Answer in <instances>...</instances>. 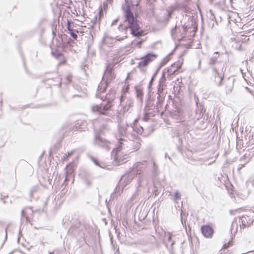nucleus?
Returning <instances> with one entry per match:
<instances>
[{"mask_svg":"<svg viewBox=\"0 0 254 254\" xmlns=\"http://www.w3.org/2000/svg\"><path fill=\"white\" fill-rule=\"evenodd\" d=\"M172 233L170 232L165 233V237L167 239V243L168 244L170 243L171 246H173L175 243L174 241H172Z\"/></svg>","mask_w":254,"mask_h":254,"instance_id":"20","label":"nucleus"},{"mask_svg":"<svg viewBox=\"0 0 254 254\" xmlns=\"http://www.w3.org/2000/svg\"><path fill=\"white\" fill-rule=\"evenodd\" d=\"M121 194V191L120 190V188L118 189V188L117 187L115 190V194L117 195V196L120 195Z\"/></svg>","mask_w":254,"mask_h":254,"instance_id":"31","label":"nucleus"},{"mask_svg":"<svg viewBox=\"0 0 254 254\" xmlns=\"http://www.w3.org/2000/svg\"><path fill=\"white\" fill-rule=\"evenodd\" d=\"M168 158L170 160H171V158L169 156H168Z\"/></svg>","mask_w":254,"mask_h":254,"instance_id":"45","label":"nucleus"},{"mask_svg":"<svg viewBox=\"0 0 254 254\" xmlns=\"http://www.w3.org/2000/svg\"><path fill=\"white\" fill-rule=\"evenodd\" d=\"M234 80L230 78H228L227 80H225L224 83L226 94L230 93L232 91L234 87Z\"/></svg>","mask_w":254,"mask_h":254,"instance_id":"16","label":"nucleus"},{"mask_svg":"<svg viewBox=\"0 0 254 254\" xmlns=\"http://www.w3.org/2000/svg\"><path fill=\"white\" fill-rule=\"evenodd\" d=\"M102 92H97L96 96L97 97L100 98L104 102L106 101V103H102L100 105H94L92 107V110L93 112H98L101 116H106L110 117L111 114L107 112V111L110 110L112 106V102L115 98L116 92L114 90L110 91L109 93L107 94L105 96L102 95Z\"/></svg>","mask_w":254,"mask_h":254,"instance_id":"4","label":"nucleus"},{"mask_svg":"<svg viewBox=\"0 0 254 254\" xmlns=\"http://www.w3.org/2000/svg\"><path fill=\"white\" fill-rule=\"evenodd\" d=\"M243 166H244V165H242V166H240V167L238 168V170H240V169H241Z\"/></svg>","mask_w":254,"mask_h":254,"instance_id":"41","label":"nucleus"},{"mask_svg":"<svg viewBox=\"0 0 254 254\" xmlns=\"http://www.w3.org/2000/svg\"><path fill=\"white\" fill-rule=\"evenodd\" d=\"M94 143L106 151H109L111 149V143L98 135L95 136Z\"/></svg>","mask_w":254,"mask_h":254,"instance_id":"9","label":"nucleus"},{"mask_svg":"<svg viewBox=\"0 0 254 254\" xmlns=\"http://www.w3.org/2000/svg\"><path fill=\"white\" fill-rule=\"evenodd\" d=\"M128 150L129 153L138 150L140 147V143L139 142H128L127 141Z\"/></svg>","mask_w":254,"mask_h":254,"instance_id":"15","label":"nucleus"},{"mask_svg":"<svg viewBox=\"0 0 254 254\" xmlns=\"http://www.w3.org/2000/svg\"><path fill=\"white\" fill-rule=\"evenodd\" d=\"M136 94L137 97L138 99H141L142 98V97L143 96V93H142V91L140 89H136Z\"/></svg>","mask_w":254,"mask_h":254,"instance_id":"26","label":"nucleus"},{"mask_svg":"<svg viewBox=\"0 0 254 254\" xmlns=\"http://www.w3.org/2000/svg\"><path fill=\"white\" fill-rule=\"evenodd\" d=\"M154 193L155 195H157L158 194V192L157 190H154Z\"/></svg>","mask_w":254,"mask_h":254,"instance_id":"37","label":"nucleus"},{"mask_svg":"<svg viewBox=\"0 0 254 254\" xmlns=\"http://www.w3.org/2000/svg\"><path fill=\"white\" fill-rule=\"evenodd\" d=\"M7 228H6L5 229V238H4V240H3V243L0 247V248H2V247L3 246L4 243H5V242L7 240Z\"/></svg>","mask_w":254,"mask_h":254,"instance_id":"30","label":"nucleus"},{"mask_svg":"<svg viewBox=\"0 0 254 254\" xmlns=\"http://www.w3.org/2000/svg\"><path fill=\"white\" fill-rule=\"evenodd\" d=\"M180 9H182L183 10H186V7L185 4H181L180 3H177L173 6H171L169 9L167 10V14L165 18V21L168 22L170 20V18L172 16V15L174 13L175 10H178Z\"/></svg>","mask_w":254,"mask_h":254,"instance_id":"11","label":"nucleus"},{"mask_svg":"<svg viewBox=\"0 0 254 254\" xmlns=\"http://www.w3.org/2000/svg\"><path fill=\"white\" fill-rule=\"evenodd\" d=\"M143 42V40H141L138 41H133L132 42V45H135V46H137L138 47L140 48V46Z\"/></svg>","mask_w":254,"mask_h":254,"instance_id":"28","label":"nucleus"},{"mask_svg":"<svg viewBox=\"0 0 254 254\" xmlns=\"http://www.w3.org/2000/svg\"><path fill=\"white\" fill-rule=\"evenodd\" d=\"M67 29H68V30L69 31L68 33L70 35V36L73 39H76L77 38V35L76 34L77 31L70 29L69 24L68 25Z\"/></svg>","mask_w":254,"mask_h":254,"instance_id":"21","label":"nucleus"},{"mask_svg":"<svg viewBox=\"0 0 254 254\" xmlns=\"http://www.w3.org/2000/svg\"><path fill=\"white\" fill-rule=\"evenodd\" d=\"M190 0H185V4L188 3Z\"/></svg>","mask_w":254,"mask_h":254,"instance_id":"39","label":"nucleus"},{"mask_svg":"<svg viewBox=\"0 0 254 254\" xmlns=\"http://www.w3.org/2000/svg\"><path fill=\"white\" fill-rule=\"evenodd\" d=\"M194 124V121H191V122H190V125H189V124H188V126H190V125H192V124Z\"/></svg>","mask_w":254,"mask_h":254,"instance_id":"40","label":"nucleus"},{"mask_svg":"<svg viewBox=\"0 0 254 254\" xmlns=\"http://www.w3.org/2000/svg\"><path fill=\"white\" fill-rule=\"evenodd\" d=\"M67 177H66L65 179V181H66V180H67Z\"/></svg>","mask_w":254,"mask_h":254,"instance_id":"46","label":"nucleus"},{"mask_svg":"<svg viewBox=\"0 0 254 254\" xmlns=\"http://www.w3.org/2000/svg\"><path fill=\"white\" fill-rule=\"evenodd\" d=\"M151 164L152 165V174L154 176H155L158 174L157 165L155 164L154 161H152Z\"/></svg>","mask_w":254,"mask_h":254,"instance_id":"22","label":"nucleus"},{"mask_svg":"<svg viewBox=\"0 0 254 254\" xmlns=\"http://www.w3.org/2000/svg\"><path fill=\"white\" fill-rule=\"evenodd\" d=\"M86 127V123L85 122H78L72 128V131L73 132L75 131H82L84 130V129Z\"/></svg>","mask_w":254,"mask_h":254,"instance_id":"18","label":"nucleus"},{"mask_svg":"<svg viewBox=\"0 0 254 254\" xmlns=\"http://www.w3.org/2000/svg\"><path fill=\"white\" fill-rule=\"evenodd\" d=\"M61 56H62V54H61L59 53V54H58L57 55L56 58H58L59 57H61Z\"/></svg>","mask_w":254,"mask_h":254,"instance_id":"38","label":"nucleus"},{"mask_svg":"<svg viewBox=\"0 0 254 254\" xmlns=\"http://www.w3.org/2000/svg\"><path fill=\"white\" fill-rule=\"evenodd\" d=\"M156 55L153 54H148L144 57H142L141 61L138 64V67L140 68L143 72H145L144 67L146 66L148 64L154 60L156 58Z\"/></svg>","mask_w":254,"mask_h":254,"instance_id":"8","label":"nucleus"},{"mask_svg":"<svg viewBox=\"0 0 254 254\" xmlns=\"http://www.w3.org/2000/svg\"><path fill=\"white\" fill-rule=\"evenodd\" d=\"M118 20H119L118 19H116L114 20L112 22V26H113V25L116 24V23L118 22Z\"/></svg>","mask_w":254,"mask_h":254,"instance_id":"35","label":"nucleus"},{"mask_svg":"<svg viewBox=\"0 0 254 254\" xmlns=\"http://www.w3.org/2000/svg\"><path fill=\"white\" fill-rule=\"evenodd\" d=\"M67 79L68 80L69 82H70V80L69 79V78H67Z\"/></svg>","mask_w":254,"mask_h":254,"instance_id":"49","label":"nucleus"},{"mask_svg":"<svg viewBox=\"0 0 254 254\" xmlns=\"http://www.w3.org/2000/svg\"><path fill=\"white\" fill-rule=\"evenodd\" d=\"M163 101V98L160 95V93H158V96L157 97V101L156 104L154 105V103H152V101L151 99H149L147 103L146 107L150 109H158L161 107V104Z\"/></svg>","mask_w":254,"mask_h":254,"instance_id":"13","label":"nucleus"},{"mask_svg":"<svg viewBox=\"0 0 254 254\" xmlns=\"http://www.w3.org/2000/svg\"><path fill=\"white\" fill-rule=\"evenodd\" d=\"M152 80H153V78H152L151 80L150 81V84L151 83Z\"/></svg>","mask_w":254,"mask_h":254,"instance_id":"44","label":"nucleus"},{"mask_svg":"<svg viewBox=\"0 0 254 254\" xmlns=\"http://www.w3.org/2000/svg\"><path fill=\"white\" fill-rule=\"evenodd\" d=\"M127 141L124 140L118 144L112 152V157L116 165H120L127 161L128 157Z\"/></svg>","mask_w":254,"mask_h":254,"instance_id":"5","label":"nucleus"},{"mask_svg":"<svg viewBox=\"0 0 254 254\" xmlns=\"http://www.w3.org/2000/svg\"><path fill=\"white\" fill-rule=\"evenodd\" d=\"M102 119L105 120L106 122H109V121H111V120L109 118H103Z\"/></svg>","mask_w":254,"mask_h":254,"instance_id":"36","label":"nucleus"},{"mask_svg":"<svg viewBox=\"0 0 254 254\" xmlns=\"http://www.w3.org/2000/svg\"><path fill=\"white\" fill-rule=\"evenodd\" d=\"M90 158H91V160L95 163V164L96 165L99 166H100L101 168H104V167L105 164H100L99 163L98 160L96 158H94L93 157H91Z\"/></svg>","mask_w":254,"mask_h":254,"instance_id":"24","label":"nucleus"},{"mask_svg":"<svg viewBox=\"0 0 254 254\" xmlns=\"http://www.w3.org/2000/svg\"><path fill=\"white\" fill-rule=\"evenodd\" d=\"M28 211L29 212L30 214H32L33 213V211L30 207H25L21 211V215L22 217L25 218L27 221H29L28 216L27 215Z\"/></svg>","mask_w":254,"mask_h":254,"instance_id":"19","label":"nucleus"},{"mask_svg":"<svg viewBox=\"0 0 254 254\" xmlns=\"http://www.w3.org/2000/svg\"><path fill=\"white\" fill-rule=\"evenodd\" d=\"M213 75L214 81L216 85L220 87L222 84V81L224 78V72L225 70L224 63L218 64L215 67H212Z\"/></svg>","mask_w":254,"mask_h":254,"instance_id":"7","label":"nucleus"},{"mask_svg":"<svg viewBox=\"0 0 254 254\" xmlns=\"http://www.w3.org/2000/svg\"><path fill=\"white\" fill-rule=\"evenodd\" d=\"M218 54V52H215L212 57L209 59L208 64L209 65H213L212 67H215L218 63H223V62L217 61Z\"/></svg>","mask_w":254,"mask_h":254,"instance_id":"17","label":"nucleus"},{"mask_svg":"<svg viewBox=\"0 0 254 254\" xmlns=\"http://www.w3.org/2000/svg\"><path fill=\"white\" fill-rule=\"evenodd\" d=\"M201 233L203 235L207 238H211L212 237L213 234V230L211 227L209 225H204L201 228Z\"/></svg>","mask_w":254,"mask_h":254,"instance_id":"14","label":"nucleus"},{"mask_svg":"<svg viewBox=\"0 0 254 254\" xmlns=\"http://www.w3.org/2000/svg\"><path fill=\"white\" fill-rule=\"evenodd\" d=\"M237 226H238V223H237V220L235 221H233L232 223V226H231V233H232L233 231H234V232H235V231H237Z\"/></svg>","mask_w":254,"mask_h":254,"instance_id":"25","label":"nucleus"},{"mask_svg":"<svg viewBox=\"0 0 254 254\" xmlns=\"http://www.w3.org/2000/svg\"><path fill=\"white\" fill-rule=\"evenodd\" d=\"M126 3L123 5V9L126 17L125 21L127 22V26L123 24H120L118 27L116 33V39L118 41L124 40L127 38V32L130 29L131 34L134 37H139L145 34L143 30L141 27V23L137 19L136 17L134 16L131 11V8L134 7V5L130 4L126 0Z\"/></svg>","mask_w":254,"mask_h":254,"instance_id":"1","label":"nucleus"},{"mask_svg":"<svg viewBox=\"0 0 254 254\" xmlns=\"http://www.w3.org/2000/svg\"><path fill=\"white\" fill-rule=\"evenodd\" d=\"M109 2V3H111L112 1V0H107Z\"/></svg>","mask_w":254,"mask_h":254,"instance_id":"43","label":"nucleus"},{"mask_svg":"<svg viewBox=\"0 0 254 254\" xmlns=\"http://www.w3.org/2000/svg\"><path fill=\"white\" fill-rule=\"evenodd\" d=\"M120 104L124 109V111L126 112L132 106L133 101L130 98L122 96L120 98Z\"/></svg>","mask_w":254,"mask_h":254,"instance_id":"12","label":"nucleus"},{"mask_svg":"<svg viewBox=\"0 0 254 254\" xmlns=\"http://www.w3.org/2000/svg\"><path fill=\"white\" fill-rule=\"evenodd\" d=\"M181 194L179 192V191H176L175 192V194H174V200L175 201H177L179 199H181Z\"/></svg>","mask_w":254,"mask_h":254,"instance_id":"27","label":"nucleus"},{"mask_svg":"<svg viewBox=\"0 0 254 254\" xmlns=\"http://www.w3.org/2000/svg\"><path fill=\"white\" fill-rule=\"evenodd\" d=\"M49 254H55V253L54 252H49Z\"/></svg>","mask_w":254,"mask_h":254,"instance_id":"42","label":"nucleus"},{"mask_svg":"<svg viewBox=\"0 0 254 254\" xmlns=\"http://www.w3.org/2000/svg\"><path fill=\"white\" fill-rule=\"evenodd\" d=\"M139 134H142L143 136L147 135L148 133L146 132L142 126H137L136 125H120L118 127V132L116 135V137L118 140V144L121 142H124L126 140L124 138V137H128L129 139H137Z\"/></svg>","mask_w":254,"mask_h":254,"instance_id":"3","label":"nucleus"},{"mask_svg":"<svg viewBox=\"0 0 254 254\" xmlns=\"http://www.w3.org/2000/svg\"><path fill=\"white\" fill-rule=\"evenodd\" d=\"M114 40L109 36H105L100 45V49L105 53L111 51Z\"/></svg>","mask_w":254,"mask_h":254,"instance_id":"10","label":"nucleus"},{"mask_svg":"<svg viewBox=\"0 0 254 254\" xmlns=\"http://www.w3.org/2000/svg\"><path fill=\"white\" fill-rule=\"evenodd\" d=\"M112 66L111 64H109L106 66V70L103 77V80L100 83L98 87V92H104L108 85L111 81L115 78V75L112 72Z\"/></svg>","mask_w":254,"mask_h":254,"instance_id":"6","label":"nucleus"},{"mask_svg":"<svg viewBox=\"0 0 254 254\" xmlns=\"http://www.w3.org/2000/svg\"><path fill=\"white\" fill-rule=\"evenodd\" d=\"M176 29H177L176 25L175 26V27L171 29V34L172 36H173L175 34V33H176Z\"/></svg>","mask_w":254,"mask_h":254,"instance_id":"33","label":"nucleus"},{"mask_svg":"<svg viewBox=\"0 0 254 254\" xmlns=\"http://www.w3.org/2000/svg\"><path fill=\"white\" fill-rule=\"evenodd\" d=\"M164 60H165L167 62L168 60H166V59H164Z\"/></svg>","mask_w":254,"mask_h":254,"instance_id":"48","label":"nucleus"},{"mask_svg":"<svg viewBox=\"0 0 254 254\" xmlns=\"http://www.w3.org/2000/svg\"><path fill=\"white\" fill-rule=\"evenodd\" d=\"M73 153V151H71L70 152H68L67 154H65L63 156V158L65 159L67 158L69 156H70Z\"/></svg>","mask_w":254,"mask_h":254,"instance_id":"32","label":"nucleus"},{"mask_svg":"<svg viewBox=\"0 0 254 254\" xmlns=\"http://www.w3.org/2000/svg\"><path fill=\"white\" fill-rule=\"evenodd\" d=\"M230 245V241H229L228 243L225 244L223 245V248L225 249H226L229 247V245Z\"/></svg>","mask_w":254,"mask_h":254,"instance_id":"34","label":"nucleus"},{"mask_svg":"<svg viewBox=\"0 0 254 254\" xmlns=\"http://www.w3.org/2000/svg\"><path fill=\"white\" fill-rule=\"evenodd\" d=\"M146 162H136L133 165V170L131 172L123 175L119 182L122 189L129 184L134 177L135 173L138 176V179L136 184V191L131 196V199L134 200L138 195V192L140 190V188H144L148 184V178L146 175L142 174V170L144 168Z\"/></svg>","mask_w":254,"mask_h":254,"instance_id":"2","label":"nucleus"},{"mask_svg":"<svg viewBox=\"0 0 254 254\" xmlns=\"http://www.w3.org/2000/svg\"><path fill=\"white\" fill-rule=\"evenodd\" d=\"M38 190V186L36 185L33 186L30 190V197H33L34 193L36 192Z\"/></svg>","mask_w":254,"mask_h":254,"instance_id":"23","label":"nucleus"},{"mask_svg":"<svg viewBox=\"0 0 254 254\" xmlns=\"http://www.w3.org/2000/svg\"><path fill=\"white\" fill-rule=\"evenodd\" d=\"M165 157H167V154H165Z\"/></svg>","mask_w":254,"mask_h":254,"instance_id":"47","label":"nucleus"},{"mask_svg":"<svg viewBox=\"0 0 254 254\" xmlns=\"http://www.w3.org/2000/svg\"><path fill=\"white\" fill-rule=\"evenodd\" d=\"M244 217L242 218V219H241L240 218H239L238 219V222L240 224V227H241V223H242L243 224V226L244 227H245L246 226V225L245 224H244V222H245V220H244Z\"/></svg>","mask_w":254,"mask_h":254,"instance_id":"29","label":"nucleus"}]
</instances>
